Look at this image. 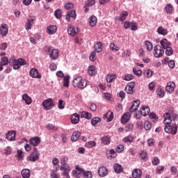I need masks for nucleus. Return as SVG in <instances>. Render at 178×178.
<instances>
[{"instance_id":"58836bf2","label":"nucleus","mask_w":178,"mask_h":178,"mask_svg":"<svg viewBox=\"0 0 178 178\" xmlns=\"http://www.w3.org/2000/svg\"><path fill=\"white\" fill-rule=\"evenodd\" d=\"M82 118H85V119L90 120L92 118L91 113L87 112V111H83L81 113Z\"/></svg>"},{"instance_id":"09e8293b","label":"nucleus","mask_w":178,"mask_h":178,"mask_svg":"<svg viewBox=\"0 0 178 178\" xmlns=\"http://www.w3.org/2000/svg\"><path fill=\"white\" fill-rule=\"evenodd\" d=\"M145 44L147 47V51H152V49L154 48L153 46H152V43H151V42L148 41V40H146L145 42Z\"/></svg>"},{"instance_id":"4c0bfd02","label":"nucleus","mask_w":178,"mask_h":178,"mask_svg":"<svg viewBox=\"0 0 178 178\" xmlns=\"http://www.w3.org/2000/svg\"><path fill=\"white\" fill-rule=\"evenodd\" d=\"M140 156L141 159H143L145 162V161H147L148 159V155L146 152L145 151H141L140 153Z\"/></svg>"},{"instance_id":"4468645a","label":"nucleus","mask_w":178,"mask_h":178,"mask_svg":"<svg viewBox=\"0 0 178 178\" xmlns=\"http://www.w3.org/2000/svg\"><path fill=\"white\" fill-rule=\"evenodd\" d=\"M98 173L100 177H105L108 175V168H106L105 166L102 165L98 169Z\"/></svg>"},{"instance_id":"72a5a7b5","label":"nucleus","mask_w":178,"mask_h":178,"mask_svg":"<svg viewBox=\"0 0 178 178\" xmlns=\"http://www.w3.org/2000/svg\"><path fill=\"white\" fill-rule=\"evenodd\" d=\"M114 170L116 173H121V172H123V167L120 164L115 163L114 165Z\"/></svg>"},{"instance_id":"f8f14e48","label":"nucleus","mask_w":178,"mask_h":178,"mask_svg":"<svg viewBox=\"0 0 178 178\" xmlns=\"http://www.w3.org/2000/svg\"><path fill=\"white\" fill-rule=\"evenodd\" d=\"M29 74L33 79H41V74H40L38 70L36 68H32L29 72Z\"/></svg>"},{"instance_id":"4d7b16f0","label":"nucleus","mask_w":178,"mask_h":178,"mask_svg":"<svg viewBox=\"0 0 178 178\" xmlns=\"http://www.w3.org/2000/svg\"><path fill=\"white\" fill-rule=\"evenodd\" d=\"M133 72L136 76H138V77H140L141 74H143V72L140 70H137L136 68H133Z\"/></svg>"},{"instance_id":"dca6fc26","label":"nucleus","mask_w":178,"mask_h":178,"mask_svg":"<svg viewBox=\"0 0 178 178\" xmlns=\"http://www.w3.org/2000/svg\"><path fill=\"white\" fill-rule=\"evenodd\" d=\"M175 87H176L175 82H169L165 87V90L168 92L172 94L175 91Z\"/></svg>"},{"instance_id":"a878e982","label":"nucleus","mask_w":178,"mask_h":178,"mask_svg":"<svg viewBox=\"0 0 178 178\" xmlns=\"http://www.w3.org/2000/svg\"><path fill=\"white\" fill-rule=\"evenodd\" d=\"M97 17H95V15H92L90 17L89 24L90 27H95V26H97Z\"/></svg>"},{"instance_id":"774afa93","label":"nucleus","mask_w":178,"mask_h":178,"mask_svg":"<svg viewBox=\"0 0 178 178\" xmlns=\"http://www.w3.org/2000/svg\"><path fill=\"white\" fill-rule=\"evenodd\" d=\"M49 69L51 70L52 71L56 70L57 69L56 64H55V63H51L50 64Z\"/></svg>"},{"instance_id":"4be33fe9","label":"nucleus","mask_w":178,"mask_h":178,"mask_svg":"<svg viewBox=\"0 0 178 178\" xmlns=\"http://www.w3.org/2000/svg\"><path fill=\"white\" fill-rule=\"evenodd\" d=\"M22 99L25 101L26 105H31V102H33L31 97L26 93L22 95Z\"/></svg>"},{"instance_id":"338daca9","label":"nucleus","mask_w":178,"mask_h":178,"mask_svg":"<svg viewBox=\"0 0 178 178\" xmlns=\"http://www.w3.org/2000/svg\"><path fill=\"white\" fill-rule=\"evenodd\" d=\"M152 165L156 166V165H159V159L158 157H154L152 160Z\"/></svg>"},{"instance_id":"c9c22d12","label":"nucleus","mask_w":178,"mask_h":178,"mask_svg":"<svg viewBox=\"0 0 178 178\" xmlns=\"http://www.w3.org/2000/svg\"><path fill=\"white\" fill-rule=\"evenodd\" d=\"M109 156H108V159H109V158H116V156H118V153H116V151H115V149H111L109 151Z\"/></svg>"},{"instance_id":"c756f323","label":"nucleus","mask_w":178,"mask_h":178,"mask_svg":"<svg viewBox=\"0 0 178 178\" xmlns=\"http://www.w3.org/2000/svg\"><path fill=\"white\" fill-rule=\"evenodd\" d=\"M88 74L90 76H95L97 74V68L94 65H90L88 67Z\"/></svg>"},{"instance_id":"ddd939ff","label":"nucleus","mask_w":178,"mask_h":178,"mask_svg":"<svg viewBox=\"0 0 178 178\" xmlns=\"http://www.w3.org/2000/svg\"><path fill=\"white\" fill-rule=\"evenodd\" d=\"M130 118H131V114L130 113L127 112L124 113L121 118V123H122V124H126V123L130 120Z\"/></svg>"},{"instance_id":"f704fd0d","label":"nucleus","mask_w":178,"mask_h":178,"mask_svg":"<svg viewBox=\"0 0 178 178\" xmlns=\"http://www.w3.org/2000/svg\"><path fill=\"white\" fill-rule=\"evenodd\" d=\"M157 32L159 33V34H161L162 35H166L168 34V30L163 26L159 27Z\"/></svg>"},{"instance_id":"ea45409f","label":"nucleus","mask_w":178,"mask_h":178,"mask_svg":"<svg viewBox=\"0 0 178 178\" xmlns=\"http://www.w3.org/2000/svg\"><path fill=\"white\" fill-rule=\"evenodd\" d=\"M8 63H9V59H8V57H2L1 61V66L3 67V66H6Z\"/></svg>"},{"instance_id":"7ed1b4c3","label":"nucleus","mask_w":178,"mask_h":178,"mask_svg":"<svg viewBox=\"0 0 178 178\" xmlns=\"http://www.w3.org/2000/svg\"><path fill=\"white\" fill-rule=\"evenodd\" d=\"M42 105L46 111H51L52 108L55 106V104H54V100L52 98H49L44 100L42 103Z\"/></svg>"},{"instance_id":"6ab92c4d","label":"nucleus","mask_w":178,"mask_h":178,"mask_svg":"<svg viewBox=\"0 0 178 178\" xmlns=\"http://www.w3.org/2000/svg\"><path fill=\"white\" fill-rule=\"evenodd\" d=\"M81 136V132L79 131H74L71 137V140L75 143V141H77V140H79V138H80Z\"/></svg>"},{"instance_id":"9b49d317","label":"nucleus","mask_w":178,"mask_h":178,"mask_svg":"<svg viewBox=\"0 0 178 178\" xmlns=\"http://www.w3.org/2000/svg\"><path fill=\"white\" fill-rule=\"evenodd\" d=\"M40 143H41V138L37 136L31 138L29 140V143L33 147H38Z\"/></svg>"},{"instance_id":"9d476101","label":"nucleus","mask_w":178,"mask_h":178,"mask_svg":"<svg viewBox=\"0 0 178 178\" xmlns=\"http://www.w3.org/2000/svg\"><path fill=\"white\" fill-rule=\"evenodd\" d=\"M136 87V83L134 82H130L127 84V86L125 87V91L127 94H134V91L133 89Z\"/></svg>"},{"instance_id":"2eb2a0df","label":"nucleus","mask_w":178,"mask_h":178,"mask_svg":"<svg viewBox=\"0 0 178 178\" xmlns=\"http://www.w3.org/2000/svg\"><path fill=\"white\" fill-rule=\"evenodd\" d=\"M6 137L8 141H15L16 140V132L15 131H10L6 134Z\"/></svg>"},{"instance_id":"0eeeda50","label":"nucleus","mask_w":178,"mask_h":178,"mask_svg":"<svg viewBox=\"0 0 178 178\" xmlns=\"http://www.w3.org/2000/svg\"><path fill=\"white\" fill-rule=\"evenodd\" d=\"M164 130L165 133L168 134H173L174 136L177 134V125H175L173 127L170 125H165Z\"/></svg>"},{"instance_id":"cd10ccee","label":"nucleus","mask_w":178,"mask_h":178,"mask_svg":"<svg viewBox=\"0 0 178 178\" xmlns=\"http://www.w3.org/2000/svg\"><path fill=\"white\" fill-rule=\"evenodd\" d=\"M129 16V13L127 11H124L120 17H117L116 19L119 20L120 22H123L124 20H126V17Z\"/></svg>"},{"instance_id":"37998d69","label":"nucleus","mask_w":178,"mask_h":178,"mask_svg":"<svg viewBox=\"0 0 178 178\" xmlns=\"http://www.w3.org/2000/svg\"><path fill=\"white\" fill-rule=\"evenodd\" d=\"M54 16L56 19H60L62 17V10L57 9L54 13Z\"/></svg>"},{"instance_id":"5701e85b","label":"nucleus","mask_w":178,"mask_h":178,"mask_svg":"<svg viewBox=\"0 0 178 178\" xmlns=\"http://www.w3.org/2000/svg\"><path fill=\"white\" fill-rule=\"evenodd\" d=\"M71 122L73 124H77L80 122V115L77 113H74L72 115Z\"/></svg>"},{"instance_id":"f257e3e1","label":"nucleus","mask_w":178,"mask_h":178,"mask_svg":"<svg viewBox=\"0 0 178 178\" xmlns=\"http://www.w3.org/2000/svg\"><path fill=\"white\" fill-rule=\"evenodd\" d=\"M72 86L78 88H86L87 87V80L83 79L81 76H79L73 80Z\"/></svg>"},{"instance_id":"e2e57ef3","label":"nucleus","mask_w":178,"mask_h":178,"mask_svg":"<svg viewBox=\"0 0 178 178\" xmlns=\"http://www.w3.org/2000/svg\"><path fill=\"white\" fill-rule=\"evenodd\" d=\"M149 118L152 119L153 122H158V117H156V114L151 113L149 114Z\"/></svg>"},{"instance_id":"2f4dec72","label":"nucleus","mask_w":178,"mask_h":178,"mask_svg":"<svg viewBox=\"0 0 178 178\" xmlns=\"http://www.w3.org/2000/svg\"><path fill=\"white\" fill-rule=\"evenodd\" d=\"M140 113L142 116H147V115L149 113V107L147 106H143L142 107V110L140 111Z\"/></svg>"},{"instance_id":"8fccbe9b","label":"nucleus","mask_w":178,"mask_h":178,"mask_svg":"<svg viewBox=\"0 0 178 178\" xmlns=\"http://www.w3.org/2000/svg\"><path fill=\"white\" fill-rule=\"evenodd\" d=\"M130 27L132 31H136V30L138 29V26H137V23L136 22H131Z\"/></svg>"},{"instance_id":"6e6d98bb","label":"nucleus","mask_w":178,"mask_h":178,"mask_svg":"<svg viewBox=\"0 0 178 178\" xmlns=\"http://www.w3.org/2000/svg\"><path fill=\"white\" fill-rule=\"evenodd\" d=\"M110 49H111V51H115L116 52H118V51H119L120 49L119 47L115 44V43H111Z\"/></svg>"},{"instance_id":"473e14b6","label":"nucleus","mask_w":178,"mask_h":178,"mask_svg":"<svg viewBox=\"0 0 178 178\" xmlns=\"http://www.w3.org/2000/svg\"><path fill=\"white\" fill-rule=\"evenodd\" d=\"M95 51L96 52H102V42H97L94 46Z\"/></svg>"},{"instance_id":"20e7f679","label":"nucleus","mask_w":178,"mask_h":178,"mask_svg":"<svg viewBox=\"0 0 178 178\" xmlns=\"http://www.w3.org/2000/svg\"><path fill=\"white\" fill-rule=\"evenodd\" d=\"M26 159L31 162H35L36 161H38V159H40V152H38V149L35 147L33 152H32Z\"/></svg>"},{"instance_id":"de8ad7c7","label":"nucleus","mask_w":178,"mask_h":178,"mask_svg":"<svg viewBox=\"0 0 178 178\" xmlns=\"http://www.w3.org/2000/svg\"><path fill=\"white\" fill-rule=\"evenodd\" d=\"M86 147H88V148H92L94 147H95V145H97V143H95V141H89L88 143H86Z\"/></svg>"},{"instance_id":"052dcab7","label":"nucleus","mask_w":178,"mask_h":178,"mask_svg":"<svg viewBox=\"0 0 178 178\" xmlns=\"http://www.w3.org/2000/svg\"><path fill=\"white\" fill-rule=\"evenodd\" d=\"M58 109H65V103H63V100L60 99L58 101Z\"/></svg>"},{"instance_id":"a211bd4d","label":"nucleus","mask_w":178,"mask_h":178,"mask_svg":"<svg viewBox=\"0 0 178 178\" xmlns=\"http://www.w3.org/2000/svg\"><path fill=\"white\" fill-rule=\"evenodd\" d=\"M104 120H106V122H112L113 120V112L108 111L103 115Z\"/></svg>"},{"instance_id":"680f3d73","label":"nucleus","mask_w":178,"mask_h":178,"mask_svg":"<svg viewBox=\"0 0 178 178\" xmlns=\"http://www.w3.org/2000/svg\"><path fill=\"white\" fill-rule=\"evenodd\" d=\"M173 111H174V109L172 108L171 110V112H172V113H171V114H170L171 120H176V119H178V115L176 114L175 113H173Z\"/></svg>"},{"instance_id":"393cba45","label":"nucleus","mask_w":178,"mask_h":178,"mask_svg":"<svg viewBox=\"0 0 178 178\" xmlns=\"http://www.w3.org/2000/svg\"><path fill=\"white\" fill-rule=\"evenodd\" d=\"M143 173V171L140 169H135L132 172V176L134 178H141V175Z\"/></svg>"},{"instance_id":"603ef678","label":"nucleus","mask_w":178,"mask_h":178,"mask_svg":"<svg viewBox=\"0 0 178 178\" xmlns=\"http://www.w3.org/2000/svg\"><path fill=\"white\" fill-rule=\"evenodd\" d=\"M156 92H157V95L160 98H163V97H165V92L162 89H160V88L157 89Z\"/></svg>"},{"instance_id":"f03ea898","label":"nucleus","mask_w":178,"mask_h":178,"mask_svg":"<svg viewBox=\"0 0 178 178\" xmlns=\"http://www.w3.org/2000/svg\"><path fill=\"white\" fill-rule=\"evenodd\" d=\"M59 170L62 172L61 176H63V178H70V175L69 174L70 173L72 168L69 164L60 165Z\"/></svg>"},{"instance_id":"49530a36","label":"nucleus","mask_w":178,"mask_h":178,"mask_svg":"<svg viewBox=\"0 0 178 178\" xmlns=\"http://www.w3.org/2000/svg\"><path fill=\"white\" fill-rule=\"evenodd\" d=\"M133 79H134V76L131 74H128L124 76L123 80H125V81H130V80H133Z\"/></svg>"},{"instance_id":"7c9ffc66","label":"nucleus","mask_w":178,"mask_h":178,"mask_svg":"<svg viewBox=\"0 0 178 178\" xmlns=\"http://www.w3.org/2000/svg\"><path fill=\"white\" fill-rule=\"evenodd\" d=\"M102 143L104 145H108V144H111V137L109 136H104L102 138Z\"/></svg>"},{"instance_id":"39448f33","label":"nucleus","mask_w":178,"mask_h":178,"mask_svg":"<svg viewBox=\"0 0 178 178\" xmlns=\"http://www.w3.org/2000/svg\"><path fill=\"white\" fill-rule=\"evenodd\" d=\"M72 173L74 177L80 178L84 173V169L80 168L79 165H76L75 170H73Z\"/></svg>"},{"instance_id":"69168bd1","label":"nucleus","mask_w":178,"mask_h":178,"mask_svg":"<svg viewBox=\"0 0 178 178\" xmlns=\"http://www.w3.org/2000/svg\"><path fill=\"white\" fill-rule=\"evenodd\" d=\"M73 3H67L65 4V9H66L67 10H69L70 9H73Z\"/></svg>"},{"instance_id":"bb28decb","label":"nucleus","mask_w":178,"mask_h":178,"mask_svg":"<svg viewBox=\"0 0 178 178\" xmlns=\"http://www.w3.org/2000/svg\"><path fill=\"white\" fill-rule=\"evenodd\" d=\"M117 76L116 74H108L106 76V80L107 81V83H112V81H113V80H116Z\"/></svg>"},{"instance_id":"423d86ee","label":"nucleus","mask_w":178,"mask_h":178,"mask_svg":"<svg viewBox=\"0 0 178 178\" xmlns=\"http://www.w3.org/2000/svg\"><path fill=\"white\" fill-rule=\"evenodd\" d=\"M47 52L51 59H56L59 56V50L53 47H48Z\"/></svg>"},{"instance_id":"a18cd8bd","label":"nucleus","mask_w":178,"mask_h":178,"mask_svg":"<svg viewBox=\"0 0 178 178\" xmlns=\"http://www.w3.org/2000/svg\"><path fill=\"white\" fill-rule=\"evenodd\" d=\"M83 178H92V172L91 171H83Z\"/></svg>"},{"instance_id":"1a4fd4ad","label":"nucleus","mask_w":178,"mask_h":178,"mask_svg":"<svg viewBox=\"0 0 178 178\" xmlns=\"http://www.w3.org/2000/svg\"><path fill=\"white\" fill-rule=\"evenodd\" d=\"M26 62L23 58H18L17 61H15V63L13 65V69L15 70H17V69H20V66H24V65H26Z\"/></svg>"},{"instance_id":"13d9d810","label":"nucleus","mask_w":178,"mask_h":178,"mask_svg":"<svg viewBox=\"0 0 178 178\" xmlns=\"http://www.w3.org/2000/svg\"><path fill=\"white\" fill-rule=\"evenodd\" d=\"M35 20V17L34 15H30L28 17L27 22L28 23H31V24H34V21Z\"/></svg>"},{"instance_id":"3c124183","label":"nucleus","mask_w":178,"mask_h":178,"mask_svg":"<svg viewBox=\"0 0 178 178\" xmlns=\"http://www.w3.org/2000/svg\"><path fill=\"white\" fill-rule=\"evenodd\" d=\"M99 122H101V118H94L91 120V124L93 126H95L96 124H98V123H99Z\"/></svg>"},{"instance_id":"5fc2aeb1","label":"nucleus","mask_w":178,"mask_h":178,"mask_svg":"<svg viewBox=\"0 0 178 178\" xmlns=\"http://www.w3.org/2000/svg\"><path fill=\"white\" fill-rule=\"evenodd\" d=\"M165 11L166 13L170 14L173 11V6H172L170 4H168L165 6Z\"/></svg>"},{"instance_id":"0e129e2a","label":"nucleus","mask_w":178,"mask_h":178,"mask_svg":"<svg viewBox=\"0 0 178 178\" xmlns=\"http://www.w3.org/2000/svg\"><path fill=\"white\" fill-rule=\"evenodd\" d=\"M67 157L63 156L60 159V165H67Z\"/></svg>"},{"instance_id":"c85d7f7f","label":"nucleus","mask_w":178,"mask_h":178,"mask_svg":"<svg viewBox=\"0 0 178 178\" xmlns=\"http://www.w3.org/2000/svg\"><path fill=\"white\" fill-rule=\"evenodd\" d=\"M21 175L23 178H30L31 174L30 173V170L29 169H24L21 172Z\"/></svg>"},{"instance_id":"bf43d9fd","label":"nucleus","mask_w":178,"mask_h":178,"mask_svg":"<svg viewBox=\"0 0 178 178\" xmlns=\"http://www.w3.org/2000/svg\"><path fill=\"white\" fill-rule=\"evenodd\" d=\"M152 70H147L145 72V76L147 78L149 79V77H152Z\"/></svg>"},{"instance_id":"f3484780","label":"nucleus","mask_w":178,"mask_h":178,"mask_svg":"<svg viewBox=\"0 0 178 178\" xmlns=\"http://www.w3.org/2000/svg\"><path fill=\"white\" fill-rule=\"evenodd\" d=\"M47 33L50 35H52V34H55L56 33L58 28L55 25H51L47 27Z\"/></svg>"},{"instance_id":"864d4df0","label":"nucleus","mask_w":178,"mask_h":178,"mask_svg":"<svg viewBox=\"0 0 178 178\" xmlns=\"http://www.w3.org/2000/svg\"><path fill=\"white\" fill-rule=\"evenodd\" d=\"M144 127L145 130H151L152 124L148 121L145 122Z\"/></svg>"},{"instance_id":"a19ab883","label":"nucleus","mask_w":178,"mask_h":178,"mask_svg":"<svg viewBox=\"0 0 178 178\" xmlns=\"http://www.w3.org/2000/svg\"><path fill=\"white\" fill-rule=\"evenodd\" d=\"M70 80V76H64L63 86L65 87H69Z\"/></svg>"},{"instance_id":"aec40b11","label":"nucleus","mask_w":178,"mask_h":178,"mask_svg":"<svg viewBox=\"0 0 178 178\" xmlns=\"http://www.w3.org/2000/svg\"><path fill=\"white\" fill-rule=\"evenodd\" d=\"M0 34L2 37H5L8 34V26L6 24L1 25L0 28Z\"/></svg>"},{"instance_id":"412c9836","label":"nucleus","mask_w":178,"mask_h":178,"mask_svg":"<svg viewBox=\"0 0 178 178\" xmlns=\"http://www.w3.org/2000/svg\"><path fill=\"white\" fill-rule=\"evenodd\" d=\"M160 44L163 49L169 48L170 47V42L167 40V39H163L160 41Z\"/></svg>"},{"instance_id":"79ce46f5","label":"nucleus","mask_w":178,"mask_h":178,"mask_svg":"<svg viewBox=\"0 0 178 178\" xmlns=\"http://www.w3.org/2000/svg\"><path fill=\"white\" fill-rule=\"evenodd\" d=\"M115 151H116V152H118L119 154H120V152H123V151H124V145H118L115 147Z\"/></svg>"},{"instance_id":"c03bdc74","label":"nucleus","mask_w":178,"mask_h":178,"mask_svg":"<svg viewBox=\"0 0 178 178\" xmlns=\"http://www.w3.org/2000/svg\"><path fill=\"white\" fill-rule=\"evenodd\" d=\"M165 49L167 56H172V55H173V49L172 47H167Z\"/></svg>"},{"instance_id":"b1692460","label":"nucleus","mask_w":178,"mask_h":178,"mask_svg":"<svg viewBox=\"0 0 178 178\" xmlns=\"http://www.w3.org/2000/svg\"><path fill=\"white\" fill-rule=\"evenodd\" d=\"M67 32L70 35L74 36L77 34V29H76V28H74L73 26H69Z\"/></svg>"},{"instance_id":"e433bc0d","label":"nucleus","mask_w":178,"mask_h":178,"mask_svg":"<svg viewBox=\"0 0 178 178\" xmlns=\"http://www.w3.org/2000/svg\"><path fill=\"white\" fill-rule=\"evenodd\" d=\"M122 141H124V143H133V141H134V138L129 135L124 137L122 139Z\"/></svg>"},{"instance_id":"6e6552de","label":"nucleus","mask_w":178,"mask_h":178,"mask_svg":"<svg viewBox=\"0 0 178 178\" xmlns=\"http://www.w3.org/2000/svg\"><path fill=\"white\" fill-rule=\"evenodd\" d=\"M154 56L155 58H161L164 54L165 51H163V49L159 45H156L154 49Z\"/></svg>"}]
</instances>
